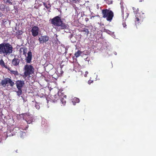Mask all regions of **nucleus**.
I'll return each instance as SVG.
<instances>
[{"instance_id": "nucleus-15", "label": "nucleus", "mask_w": 156, "mask_h": 156, "mask_svg": "<svg viewBox=\"0 0 156 156\" xmlns=\"http://www.w3.org/2000/svg\"><path fill=\"white\" fill-rule=\"evenodd\" d=\"M19 136L21 138H24L26 136V133L23 131H20L19 132Z\"/></svg>"}, {"instance_id": "nucleus-32", "label": "nucleus", "mask_w": 156, "mask_h": 156, "mask_svg": "<svg viewBox=\"0 0 156 156\" xmlns=\"http://www.w3.org/2000/svg\"><path fill=\"white\" fill-rule=\"evenodd\" d=\"M89 20V19L87 18H86L85 19V21L86 22H87Z\"/></svg>"}, {"instance_id": "nucleus-8", "label": "nucleus", "mask_w": 156, "mask_h": 156, "mask_svg": "<svg viewBox=\"0 0 156 156\" xmlns=\"http://www.w3.org/2000/svg\"><path fill=\"white\" fill-rule=\"evenodd\" d=\"M31 31L32 35L35 37L37 36L39 33V28L36 26H35L32 27Z\"/></svg>"}, {"instance_id": "nucleus-2", "label": "nucleus", "mask_w": 156, "mask_h": 156, "mask_svg": "<svg viewBox=\"0 0 156 156\" xmlns=\"http://www.w3.org/2000/svg\"><path fill=\"white\" fill-rule=\"evenodd\" d=\"M102 17L106 18V20L111 22L112 21L114 16L113 12L109 9H104L102 11Z\"/></svg>"}, {"instance_id": "nucleus-31", "label": "nucleus", "mask_w": 156, "mask_h": 156, "mask_svg": "<svg viewBox=\"0 0 156 156\" xmlns=\"http://www.w3.org/2000/svg\"><path fill=\"white\" fill-rule=\"evenodd\" d=\"M88 72L86 71L85 72V73L84 75V76H87V75L88 74Z\"/></svg>"}, {"instance_id": "nucleus-27", "label": "nucleus", "mask_w": 156, "mask_h": 156, "mask_svg": "<svg viewBox=\"0 0 156 156\" xmlns=\"http://www.w3.org/2000/svg\"><path fill=\"white\" fill-rule=\"evenodd\" d=\"M74 100H75L76 103H78L80 101L79 99L77 98H75Z\"/></svg>"}, {"instance_id": "nucleus-17", "label": "nucleus", "mask_w": 156, "mask_h": 156, "mask_svg": "<svg viewBox=\"0 0 156 156\" xmlns=\"http://www.w3.org/2000/svg\"><path fill=\"white\" fill-rule=\"evenodd\" d=\"M82 52L80 50H78L77 52H76L74 54L76 58L79 57L81 54Z\"/></svg>"}, {"instance_id": "nucleus-9", "label": "nucleus", "mask_w": 156, "mask_h": 156, "mask_svg": "<svg viewBox=\"0 0 156 156\" xmlns=\"http://www.w3.org/2000/svg\"><path fill=\"white\" fill-rule=\"evenodd\" d=\"M49 37L47 36H41V38H39L38 40L40 43H43L46 42L48 41Z\"/></svg>"}, {"instance_id": "nucleus-1", "label": "nucleus", "mask_w": 156, "mask_h": 156, "mask_svg": "<svg viewBox=\"0 0 156 156\" xmlns=\"http://www.w3.org/2000/svg\"><path fill=\"white\" fill-rule=\"evenodd\" d=\"M12 51L13 47L9 43H3L0 44V54L5 56L12 53Z\"/></svg>"}, {"instance_id": "nucleus-11", "label": "nucleus", "mask_w": 156, "mask_h": 156, "mask_svg": "<svg viewBox=\"0 0 156 156\" xmlns=\"http://www.w3.org/2000/svg\"><path fill=\"white\" fill-rule=\"evenodd\" d=\"M57 27H60L61 30H65L68 28L69 26L68 24L63 23L62 21Z\"/></svg>"}, {"instance_id": "nucleus-18", "label": "nucleus", "mask_w": 156, "mask_h": 156, "mask_svg": "<svg viewBox=\"0 0 156 156\" xmlns=\"http://www.w3.org/2000/svg\"><path fill=\"white\" fill-rule=\"evenodd\" d=\"M81 32H85L86 34L87 35L89 34V31L87 29L85 28H83V30L81 31Z\"/></svg>"}, {"instance_id": "nucleus-22", "label": "nucleus", "mask_w": 156, "mask_h": 156, "mask_svg": "<svg viewBox=\"0 0 156 156\" xmlns=\"http://www.w3.org/2000/svg\"><path fill=\"white\" fill-rule=\"evenodd\" d=\"M105 1L106 2L107 4L109 5L112 3V1L109 0H105Z\"/></svg>"}, {"instance_id": "nucleus-25", "label": "nucleus", "mask_w": 156, "mask_h": 156, "mask_svg": "<svg viewBox=\"0 0 156 156\" xmlns=\"http://www.w3.org/2000/svg\"><path fill=\"white\" fill-rule=\"evenodd\" d=\"M72 1L75 3H77L80 2V0H72Z\"/></svg>"}, {"instance_id": "nucleus-20", "label": "nucleus", "mask_w": 156, "mask_h": 156, "mask_svg": "<svg viewBox=\"0 0 156 156\" xmlns=\"http://www.w3.org/2000/svg\"><path fill=\"white\" fill-rule=\"evenodd\" d=\"M23 33V32L21 30H19L16 32V34L18 35H21Z\"/></svg>"}, {"instance_id": "nucleus-3", "label": "nucleus", "mask_w": 156, "mask_h": 156, "mask_svg": "<svg viewBox=\"0 0 156 156\" xmlns=\"http://www.w3.org/2000/svg\"><path fill=\"white\" fill-rule=\"evenodd\" d=\"M34 69L32 65L27 64L23 68V77L26 78L28 76H30V75L34 73Z\"/></svg>"}, {"instance_id": "nucleus-28", "label": "nucleus", "mask_w": 156, "mask_h": 156, "mask_svg": "<svg viewBox=\"0 0 156 156\" xmlns=\"http://www.w3.org/2000/svg\"><path fill=\"white\" fill-rule=\"evenodd\" d=\"M2 23L3 24H6L7 23V21L5 20H2Z\"/></svg>"}, {"instance_id": "nucleus-7", "label": "nucleus", "mask_w": 156, "mask_h": 156, "mask_svg": "<svg viewBox=\"0 0 156 156\" xmlns=\"http://www.w3.org/2000/svg\"><path fill=\"white\" fill-rule=\"evenodd\" d=\"M62 21L61 17L57 16L51 20V23L54 26H58Z\"/></svg>"}, {"instance_id": "nucleus-33", "label": "nucleus", "mask_w": 156, "mask_h": 156, "mask_svg": "<svg viewBox=\"0 0 156 156\" xmlns=\"http://www.w3.org/2000/svg\"><path fill=\"white\" fill-rule=\"evenodd\" d=\"M19 51L20 54H21L23 51L22 50H21V48H20Z\"/></svg>"}, {"instance_id": "nucleus-21", "label": "nucleus", "mask_w": 156, "mask_h": 156, "mask_svg": "<svg viewBox=\"0 0 156 156\" xmlns=\"http://www.w3.org/2000/svg\"><path fill=\"white\" fill-rule=\"evenodd\" d=\"M5 3H9L11 4H12V3L11 2L12 0H3Z\"/></svg>"}, {"instance_id": "nucleus-30", "label": "nucleus", "mask_w": 156, "mask_h": 156, "mask_svg": "<svg viewBox=\"0 0 156 156\" xmlns=\"http://www.w3.org/2000/svg\"><path fill=\"white\" fill-rule=\"evenodd\" d=\"M93 81L92 80H90L88 81V83L90 84L93 82Z\"/></svg>"}, {"instance_id": "nucleus-35", "label": "nucleus", "mask_w": 156, "mask_h": 156, "mask_svg": "<svg viewBox=\"0 0 156 156\" xmlns=\"http://www.w3.org/2000/svg\"><path fill=\"white\" fill-rule=\"evenodd\" d=\"M1 142V141H0V143Z\"/></svg>"}, {"instance_id": "nucleus-13", "label": "nucleus", "mask_w": 156, "mask_h": 156, "mask_svg": "<svg viewBox=\"0 0 156 156\" xmlns=\"http://www.w3.org/2000/svg\"><path fill=\"white\" fill-rule=\"evenodd\" d=\"M33 117L29 115L27 116V119H25L27 124H30L33 122Z\"/></svg>"}, {"instance_id": "nucleus-6", "label": "nucleus", "mask_w": 156, "mask_h": 156, "mask_svg": "<svg viewBox=\"0 0 156 156\" xmlns=\"http://www.w3.org/2000/svg\"><path fill=\"white\" fill-rule=\"evenodd\" d=\"M62 90H59L58 93V94L59 97L60 101L62 104V105H65L66 104V96L64 95L63 93L62 92Z\"/></svg>"}, {"instance_id": "nucleus-12", "label": "nucleus", "mask_w": 156, "mask_h": 156, "mask_svg": "<svg viewBox=\"0 0 156 156\" xmlns=\"http://www.w3.org/2000/svg\"><path fill=\"white\" fill-rule=\"evenodd\" d=\"M20 62V59L15 58L12 60V64L13 66H19Z\"/></svg>"}, {"instance_id": "nucleus-23", "label": "nucleus", "mask_w": 156, "mask_h": 156, "mask_svg": "<svg viewBox=\"0 0 156 156\" xmlns=\"http://www.w3.org/2000/svg\"><path fill=\"white\" fill-rule=\"evenodd\" d=\"M5 17V16L3 15L2 12H0V19L3 18V17Z\"/></svg>"}, {"instance_id": "nucleus-5", "label": "nucleus", "mask_w": 156, "mask_h": 156, "mask_svg": "<svg viewBox=\"0 0 156 156\" xmlns=\"http://www.w3.org/2000/svg\"><path fill=\"white\" fill-rule=\"evenodd\" d=\"M8 83L12 87H13L15 84L14 82L8 77L5 78L3 80H2L0 84H1L2 86H5Z\"/></svg>"}, {"instance_id": "nucleus-14", "label": "nucleus", "mask_w": 156, "mask_h": 156, "mask_svg": "<svg viewBox=\"0 0 156 156\" xmlns=\"http://www.w3.org/2000/svg\"><path fill=\"white\" fill-rule=\"evenodd\" d=\"M0 65L1 66L5 67V68L8 69V70H9V68L8 67V66L5 64V63L2 59H1L0 60Z\"/></svg>"}, {"instance_id": "nucleus-4", "label": "nucleus", "mask_w": 156, "mask_h": 156, "mask_svg": "<svg viewBox=\"0 0 156 156\" xmlns=\"http://www.w3.org/2000/svg\"><path fill=\"white\" fill-rule=\"evenodd\" d=\"M15 84L18 90L16 91L17 95L20 96L22 94V88L23 87L25 84L24 80H17L16 81Z\"/></svg>"}, {"instance_id": "nucleus-24", "label": "nucleus", "mask_w": 156, "mask_h": 156, "mask_svg": "<svg viewBox=\"0 0 156 156\" xmlns=\"http://www.w3.org/2000/svg\"><path fill=\"white\" fill-rule=\"evenodd\" d=\"M35 107L37 109H40V106L37 103H36V104H35Z\"/></svg>"}, {"instance_id": "nucleus-16", "label": "nucleus", "mask_w": 156, "mask_h": 156, "mask_svg": "<svg viewBox=\"0 0 156 156\" xmlns=\"http://www.w3.org/2000/svg\"><path fill=\"white\" fill-rule=\"evenodd\" d=\"M21 50H22L23 54L26 56L27 52V48L25 47H21Z\"/></svg>"}, {"instance_id": "nucleus-34", "label": "nucleus", "mask_w": 156, "mask_h": 156, "mask_svg": "<svg viewBox=\"0 0 156 156\" xmlns=\"http://www.w3.org/2000/svg\"><path fill=\"white\" fill-rule=\"evenodd\" d=\"M17 150H16V152H17Z\"/></svg>"}, {"instance_id": "nucleus-19", "label": "nucleus", "mask_w": 156, "mask_h": 156, "mask_svg": "<svg viewBox=\"0 0 156 156\" xmlns=\"http://www.w3.org/2000/svg\"><path fill=\"white\" fill-rule=\"evenodd\" d=\"M11 73L16 76H18L19 73L17 71L10 70Z\"/></svg>"}, {"instance_id": "nucleus-26", "label": "nucleus", "mask_w": 156, "mask_h": 156, "mask_svg": "<svg viewBox=\"0 0 156 156\" xmlns=\"http://www.w3.org/2000/svg\"><path fill=\"white\" fill-rule=\"evenodd\" d=\"M43 5L47 9H48L49 7L48 6L46 3L44 2H43Z\"/></svg>"}, {"instance_id": "nucleus-10", "label": "nucleus", "mask_w": 156, "mask_h": 156, "mask_svg": "<svg viewBox=\"0 0 156 156\" xmlns=\"http://www.w3.org/2000/svg\"><path fill=\"white\" fill-rule=\"evenodd\" d=\"M32 58V52L30 51L27 53V56L25 58V60L27 63H30L31 62Z\"/></svg>"}, {"instance_id": "nucleus-29", "label": "nucleus", "mask_w": 156, "mask_h": 156, "mask_svg": "<svg viewBox=\"0 0 156 156\" xmlns=\"http://www.w3.org/2000/svg\"><path fill=\"white\" fill-rule=\"evenodd\" d=\"M139 18H137V17H136V20H135V22L136 23H138L139 22Z\"/></svg>"}]
</instances>
